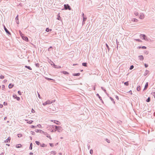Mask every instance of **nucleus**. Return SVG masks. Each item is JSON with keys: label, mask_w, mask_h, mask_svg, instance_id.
<instances>
[{"label": "nucleus", "mask_w": 155, "mask_h": 155, "mask_svg": "<svg viewBox=\"0 0 155 155\" xmlns=\"http://www.w3.org/2000/svg\"><path fill=\"white\" fill-rule=\"evenodd\" d=\"M55 128V129L57 130V131L59 132H61L62 131V127L60 126H57L56 125H50L47 127L48 130H49L50 129H52Z\"/></svg>", "instance_id": "nucleus-1"}, {"label": "nucleus", "mask_w": 155, "mask_h": 155, "mask_svg": "<svg viewBox=\"0 0 155 155\" xmlns=\"http://www.w3.org/2000/svg\"><path fill=\"white\" fill-rule=\"evenodd\" d=\"M64 9L65 10H71V8L68 4H64Z\"/></svg>", "instance_id": "nucleus-2"}, {"label": "nucleus", "mask_w": 155, "mask_h": 155, "mask_svg": "<svg viewBox=\"0 0 155 155\" xmlns=\"http://www.w3.org/2000/svg\"><path fill=\"white\" fill-rule=\"evenodd\" d=\"M140 36L142 38V39H144L146 41L148 40L147 37L146 35L144 34H141L140 35Z\"/></svg>", "instance_id": "nucleus-3"}, {"label": "nucleus", "mask_w": 155, "mask_h": 155, "mask_svg": "<svg viewBox=\"0 0 155 155\" xmlns=\"http://www.w3.org/2000/svg\"><path fill=\"white\" fill-rule=\"evenodd\" d=\"M4 28V30H5L6 32L8 34V35H11V33L9 32V31L6 28L5 26L4 25H3Z\"/></svg>", "instance_id": "nucleus-4"}, {"label": "nucleus", "mask_w": 155, "mask_h": 155, "mask_svg": "<svg viewBox=\"0 0 155 155\" xmlns=\"http://www.w3.org/2000/svg\"><path fill=\"white\" fill-rule=\"evenodd\" d=\"M51 63H53V66L55 68H61L60 66L55 65L52 61H51ZM51 64L52 65V64Z\"/></svg>", "instance_id": "nucleus-5"}, {"label": "nucleus", "mask_w": 155, "mask_h": 155, "mask_svg": "<svg viewBox=\"0 0 155 155\" xmlns=\"http://www.w3.org/2000/svg\"><path fill=\"white\" fill-rule=\"evenodd\" d=\"M13 97L14 99H16V100L18 101H19L20 100V98L19 97H17L16 94H13Z\"/></svg>", "instance_id": "nucleus-6"}, {"label": "nucleus", "mask_w": 155, "mask_h": 155, "mask_svg": "<svg viewBox=\"0 0 155 155\" xmlns=\"http://www.w3.org/2000/svg\"><path fill=\"white\" fill-rule=\"evenodd\" d=\"M22 38L24 40H25L26 41H28V38L27 36H25V35H23V36H22Z\"/></svg>", "instance_id": "nucleus-7"}, {"label": "nucleus", "mask_w": 155, "mask_h": 155, "mask_svg": "<svg viewBox=\"0 0 155 155\" xmlns=\"http://www.w3.org/2000/svg\"><path fill=\"white\" fill-rule=\"evenodd\" d=\"M148 82H147L145 84V87H144V88L143 89V91H144V90H146L147 87H148Z\"/></svg>", "instance_id": "nucleus-8"}, {"label": "nucleus", "mask_w": 155, "mask_h": 155, "mask_svg": "<svg viewBox=\"0 0 155 155\" xmlns=\"http://www.w3.org/2000/svg\"><path fill=\"white\" fill-rule=\"evenodd\" d=\"M11 138L10 137H8L7 139L5 141V143H9L11 140Z\"/></svg>", "instance_id": "nucleus-9"}, {"label": "nucleus", "mask_w": 155, "mask_h": 155, "mask_svg": "<svg viewBox=\"0 0 155 155\" xmlns=\"http://www.w3.org/2000/svg\"><path fill=\"white\" fill-rule=\"evenodd\" d=\"M44 135H46L47 137L49 138L50 139H51V137L50 136L49 134H48L47 132L45 133Z\"/></svg>", "instance_id": "nucleus-10"}, {"label": "nucleus", "mask_w": 155, "mask_h": 155, "mask_svg": "<svg viewBox=\"0 0 155 155\" xmlns=\"http://www.w3.org/2000/svg\"><path fill=\"white\" fill-rule=\"evenodd\" d=\"M139 60L141 61H143L144 59L142 55H139Z\"/></svg>", "instance_id": "nucleus-11"}, {"label": "nucleus", "mask_w": 155, "mask_h": 155, "mask_svg": "<svg viewBox=\"0 0 155 155\" xmlns=\"http://www.w3.org/2000/svg\"><path fill=\"white\" fill-rule=\"evenodd\" d=\"M87 19V18L86 17H84L83 18V20L82 21V25H84L85 23V21Z\"/></svg>", "instance_id": "nucleus-12"}, {"label": "nucleus", "mask_w": 155, "mask_h": 155, "mask_svg": "<svg viewBox=\"0 0 155 155\" xmlns=\"http://www.w3.org/2000/svg\"><path fill=\"white\" fill-rule=\"evenodd\" d=\"M54 123H55L57 125H60L61 124V123L58 120H54Z\"/></svg>", "instance_id": "nucleus-13"}, {"label": "nucleus", "mask_w": 155, "mask_h": 155, "mask_svg": "<svg viewBox=\"0 0 155 155\" xmlns=\"http://www.w3.org/2000/svg\"><path fill=\"white\" fill-rule=\"evenodd\" d=\"M25 120L28 121L27 123L29 124H32L33 122V121L31 120L28 121V120Z\"/></svg>", "instance_id": "nucleus-14"}, {"label": "nucleus", "mask_w": 155, "mask_h": 155, "mask_svg": "<svg viewBox=\"0 0 155 155\" xmlns=\"http://www.w3.org/2000/svg\"><path fill=\"white\" fill-rule=\"evenodd\" d=\"M61 72L65 75L68 74H69L68 72H67L66 71H61Z\"/></svg>", "instance_id": "nucleus-15"}, {"label": "nucleus", "mask_w": 155, "mask_h": 155, "mask_svg": "<svg viewBox=\"0 0 155 155\" xmlns=\"http://www.w3.org/2000/svg\"><path fill=\"white\" fill-rule=\"evenodd\" d=\"M14 86L13 84H10L8 85V88L10 89L12 88Z\"/></svg>", "instance_id": "nucleus-16"}, {"label": "nucleus", "mask_w": 155, "mask_h": 155, "mask_svg": "<svg viewBox=\"0 0 155 155\" xmlns=\"http://www.w3.org/2000/svg\"><path fill=\"white\" fill-rule=\"evenodd\" d=\"M149 72V71L148 70H146L144 74V76H146L147 74Z\"/></svg>", "instance_id": "nucleus-17"}, {"label": "nucleus", "mask_w": 155, "mask_h": 155, "mask_svg": "<svg viewBox=\"0 0 155 155\" xmlns=\"http://www.w3.org/2000/svg\"><path fill=\"white\" fill-rule=\"evenodd\" d=\"M80 74L79 73H74L73 74V76H79L80 75Z\"/></svg>", "instance_id": "nucleus-18"}, {"label": "nucleus", "mask_w": 155, "mask_h": 155, "mask_svg": "<svg viewBox=\"0 0 155 155\" xmlns=\"http://www.w3.org/2000/svg\"><path fill=\"white\" fill-rule=\"evenodd\" d=\"M51 31H52V30L51 29H50L48 28H47L46 29V30H45V31H46L47 32H50Z\"/></svg>", "instance_id": "nucleus-19"}, {"label": "nucleus", "mask_w": 155, "mask_h": 155, "mask_svg": "<svg viewBox=\"0 0 155 155\" xmlns=\"http://www.w3.org/2000/svg\"><path fill=\"white\" fill-rule=\"evenodd\" d=\"M21 147V144H17L16 145V147L17 148H20Z\"/></svg>", "instance_id": "nucleus-20"}, {"label": "nucleus", "mask_w": 155, "mask_h": 155, "mask_svg": "<svg viewBox=\"0 0 155 155\" xmlns=\"http://www.w3.org/2000/svg\"><path fill=\"white\" fill-rule=\"evenodd\" d=\"M109 98L112 101L113 103L114 104H115V102L114 101V99L111 97H109Z\"/></svg>", "instance_id": "nucleus-21"}, {"label": "nucleus", "mask_w": 155, "mask_h": 155, "mask_svg": "<svg viewBox=\"0 0 155 155\" xmlns=\"http://www.w3.org/2000/svg\"><path fill=\"white\" fill-rule=\"evenodd\" d=\"M87 63L86 62H84L82 63V65L84 67H87Z\"/></svg>", "instance_id": "nucleus-22"}, {"label": "nucleus", "mask_w": 155, "mask_h": 155, "mask_svg": "<svg viewBox=\"0 0 155 155\" xmlns=\"http://www.w3.org/2000/svg\"><path fill=\"white\" fill-rule=\"evenodd\" d=\"M25 67L28 69L30 70H32V68H31V67L29 66H27V65H25Z\"/></svg>", "instance_id": "nucleus-23"}, {"label": "nucleus", "mask_w": 155, "mask_h": 155, "mask_svg": "<svg viewBox=\"0 0 155 155\" xmlns=\"http://www.w3.org/2000/svg\"><path fill=\"white\" fill-rule=\"evenodd\" d=\"M144 18V15L143 14H141L140 15V18L141 19H142Z\"/></svg>", "instance_id": "nucleus-24"}, {"label": "nucleus", "mask_w": 155, "mask_h": 155, "mask_svg": "<svg viewBox=\"0 0 155 155\" xmlns=\"http://www.w3.org/2000/svg\"><path fill=\"white\" fill-rule=\"evenodd\" d=\"M29 149L31 150L32 149V143H31L30 145Z\"/></svg>", "instance_id": "nucleus-25"}, {"label": "nucleus", "mask_w": 155, "mask_h": 155, "mask_svg": "<svg viewBox=\"0 0 155 155\" xmlns=\"http://www.w3.org/2000/svg\"><path fill=\"white\" fill-rule=\"evenodd\" d=\"M45 78L46 80H48V81H50V80L54 81V79H51L50 78H47V77H45Z\"/></svg>", "instance_id": "nucleus-26"}, {"label": "nucleus", "mask_w": 155, "mask_h": 155, "mask_svg": "<svg viewBox=\"0 0 155 155\" xmlns=\"http://www.w3.org/2000/svg\"><path fill=\"white\" fill-rule=\"evenodd\" d=\"M46 102L47 103V104H51L53 102L52 101H51L50 100H48V101H47Z\"/></svg>", "instance_id": "nucleus-27"}, {"label": "nucleus", "mask_w": 155, "mask_h": 155, "mask_svg": "<svg viewBox=\"0 0 155 155\" xmlns=\"http://www.w3.org/2000/svg\"><path fill=\"white\" fill-rule=\"evenodd\" d=\"M96 96H97L100 100H102V98L98 94H96Z\"/></svg>", "instance_id": "nucleus-28"}, {"label": "nucleus", "mask_w": 155, "mask_h": 155, "mask_svg": "<svg viewBox=\"0 0 155 155\" xmlns=\"http://www.w3.org/2000/svg\"><path fill=\"white\" fill-rule=\"evenodd\" d=\"M150 97H149L146 100V101L147 102H149L150 101Z\"/></svg>", "instance_id": "nucleus-29"}, {"label": "nucleus", "mask_w": 155, "mask_h": 155, "mask_svg": "<svg viewBox=\"0 0 155 155\" xmlns=\"http://www.w3.org/2000/svg\"><path fill=\"white\" fill-rule=\"evenodd\" d=\"M140 86H138L137 88V90L138 91H140Z\"/></svg>", "instance_id": "nucleus-30"}, {"label": "nucleus", "mask_w": 155, "mask_h": 155, "mask_svg": "<svg viewBox=\"0 0 155 155\" xmlns=\"http://www.w3.org/2000/svg\"><path fill=\"white\" fill-rule=\"evenodd\" d=\"M124 84L125 85L127 86L129 85V82L128 81H127L124 83Z\"/></svg>", "instance_id": "nucleus-31"}, {"label": "nucleus", "mask_w": 155, "mask_h": 155, "mask_svg": "<svg viewBox=\"0 0 155 155\" xmlns=\"http://www.w3.org/2000/svg\"><path fill=\"white\" fill-rule=\"evenodd\" d=\"M40 146L41 147H45L47 146V145H45L44 143H43L42 144H41Z\"/></svg>", "instance_id": "nucleus-32"}, {"label": "nucleus", "mask_w": 155, "mask_h": 155, "mask_svg": "<svg viewBox=\"0 0 155 155\" xmlns=\"http://www.w3.org/2000/svg\"><path fill=\"white\" fill-rule=\"evenodd\" d=\"M39 133L41 134H45V133L46 132H44L43 131L40 130Z\"/></svg>", "instance_id": "nucleus-33"}, {"label": "nucleus", "mask_w": 155, "mask_h": 155, "mask_svg": "<svg viewBox=\"0 0 155 155\" xmlns=\"http://www.w3.org/2000/svg\"><path fill=\"white\" fill-rule=\"evenodd\" d=\"M135 40L137 41H138L139 42H142V41L141 40H140L139 39H135Z\"/></svg>", "instance_id": "nucleus-34"}, {"label": "nucleus", "mask_w": 155, "mask_h": 155, "mask_svg": "<svg viewBox=\"0 0 155 155\" xmlns=\"http://www.w3.org/2000/svg\"><path fill=\"white\" fill-rule=\"evenodd\" d=\"M101 89L105 92V93H106V91L105 89H104V87H101Z\"/></svg>", "instance_id": "nucleus-35"}, {"label": "nucleus", "mask_w": 155, "mask_h": 155, "mask_svg": "<svg viewBox=\"0 0 155 155\" xmlns=\"http://www.w3.org/2000/svg\"><path fill=\"white\" fill-rule=\"evenodd\" d=\"M106 47H107V48L108 49V51H109L110 50V48L109 47V46L107 44H106Z\"/></svg>", "instance_id": "nucleus-36"}, {"label": "nucleus", "mask_w": 155, "mask_h": 155, "mask_svg": "<svg viewBox=\"0 0 155 155\" xmlns=\"http://www.w3.org/2000/svg\"><path fill=\"white\" fill-rule=\"evenodd\" d=\"M19 33H20V36L22 37V36H23V35H24L22 33V32L21 31H19Z\"/></svg>", "instance_id": "nucleus-37"}, {"label": "nucleus", "mask_w": 155, "mask_h": 155, "mask_svg": "<svg viewBox=\"0 0 155 155\" xmlns=\"http://www.w3.org/2000/svg\"><path fill=\"white\" fill-rule=\"evenodd\" d=\"M35 143L38 145H39L40 144V143L38 141H35Z\"/></svg>", "instance_id": "nucleus-38"}, {"label": "nucleus", "mask_w": 155, "mask_h": 155, "mask_svg": "<svg viewBox=\"0 0 155 155\" xmlns=\"http://www.w3.org/2000/svg\"><path fill=\"white\" fill-rule=\"evenodd\" d=\"M134 68V66L133 65H131L130 66L129 69L130 70Z\"/></svg>", "instance_id": "nucleus-39"}, {"label": "nucleus", "mask_w": 155, "mask_h": 155, "mask_svg": "<svg viewBox=\"0 0 155 155\" xmlns=\"http://www.w3.org/2000/svg\"><path fill=\"white\" fill-rule=\"evenodd\" d=\"M56 153V152L54 151H53L51 152V153L53 154H55Z\"/></svg>", "instance_id": "nucleus-40"}, {"label": "nucleus", "mask_w": 155, "mask_h": 155, "mask_svg": "<svg viewBox=\"0 0 155 155\" xmlns=\"http://www.w3.org/2000/svg\"><path fill=\"white\" fill-rule=\"evenodd\" d=\"M58 16V17H57V19H58V20H60L61 19V17L59 15H57Z\"/></svg>", "instance_id": "nucleus-41"}, {"label": "nucleus", "mask_w": 155, "mask_h": 155, "mask_svg": "<svg viewBox=\"0 0 155 155\" xmlns=\"http://www.w3.org/2000/svg\"><path fill=\"white\" fill-rule=\"evenodd\" d=\"M52 48V46H50L49 47V48L48 49V51H49L51 50V49Z\"/></svg>", "instance_id": "nucleus-42"}, {"label": "nucleus", "mask_w": 155, "mask_h": 155, "mask_svg": "<svg viewBox=\"0 0 155 155\" xmlns=\"http://www.w3.org/2000/svg\"><path fill=\"white\" fill-rule=\"evenodd\" d=\"M35 66L36 67L39 68V64L38 63L35 64Z\"/></svg>", "instance_id": "nucleus-43"}, {"label": "nucleus", "mask_w": 155, "mask_h": 155, "mask_svg": "<svg viewBox=\"0 0 155 155\" xmlns=\"http://www.w3.org/2000/svg\"><path fill=\"white\" fill-rule=\"evenodd\" d=\"M4 76H3V75H1L0 76V79H4Z\"/></svg>", "instance_id": "nucleus-44"}, {"label": "nucleus", "mask_w": 155, "mask_h": 155, "mask_svg": "<svg viewBox=\"0 0 155 155\" xmlns=\"http://www.w3.org/2000/svg\"><path fill=\"white\" fill-rule=\"evenodd\" d=\"M31 133L33 135H35V133L33 131H31Z\"/></svg>", "instance_id": "nucleus-45"}, {"label": "nucleus", "mask_w": 155, "mask_h": 155, "mask_svg": "<svg viewBox=\"0 0 155 155\" xmlns=\"http://www.w3.org/2000/svg\"><path fill=\"white\" fill-rule=\"evenodd\" d=\"M2 88L3 90H4L5 89V86L4 85H3L2 86Z\"/></svg>", "instance_id": "nucleus-46"}, {"label": "nucleus", "mask_w": 155, "mask_h": 155, "mask_svg": "<svg viewBox=\"0 0 155 155\" xmlns=\"http://www.w3.org/2000/svg\"><path fill=\"white\" fill-rule=\"evenodd\" d=\"M105 140L108 143H110V141L107 138L105 139Z\"/></svg>", "instance_id": "nucleus-47"}, {"label": "nucleus", "mask_w": 155, "mask_h": 155, "mask_svg": "<svg viewBox=\"0 0 155 155\" xmlns=\"http://www.w3.org/2000/svg\"><path fill=\"white\" fill-rule=\"evenodd\" d=\"M18 15H17L15 18V20H18Z\"/></svg>", "instance_id": "nucleus-48"}, {"label": "nucleus", "mask_w": 155, "mask_h": 155, "mask_svg": "<svg viewBox=\"0 0 155 155\" xmlns=\"http://www.w3.org/2000/svg\"><path fill=\"white\" fill-rule=\"evenodd\" d=\"M42 104L43 105H44V106H45L46 105L48 104H47V102H45V103H44Z\"/></svg>", "instance_id": "nucleus-49"}, {"label": "nucleus", "mask_w": 155, "mask_h": 155, "mask_svg": "<svg viewBox=\"0 0 155 155\" xmlns=\"http://www.w3.org/2000/svg\"><path fill=\"white\" fill-rule=\"evenodd\" d=\"M90 153L91 154H92L93 153V150L92 149H91L90 151Z\"/></svg>", "instance_id": "nucleus-50"}, {"label": "nucleus", "mask_w": 155, "mask_h": 155, "mask_svg": "<svg viewBox=\"0 0 155 155\" xmlns=\"http://www.w3.org/2000/svg\"><path fill=\"white\" fill-rule=\"evenodd\" d=\"M147 47L145 46H141V48L143 49H146Z\"/></svg>", "instance_id": "nucleus-51"}, {"label": "nucleus", "mask_w": 155, "mask_h": 155, "mask_svg": "<svg viewBox=\"0 0 155 155\" xmlns=\"http://www.w3.org/2000/svg\"><path fill=\"white\" fill-rule=\"evenodd\" d=\"M40 130H38V129H35V131L36 132H39V131H40Z\"/></svg>", "instance_id": "nucleus-52"}, {"label": "nucleus", "mask_w": 155, "mask_h": 155, "mask_svg": "<svg viewBox=\"0 0 155 155\" xmlns=\"http://www.w3.org/2000/svg\"><path fill=\"white\" fill-rule=\"evenodd\" d=\"M8 104L7 103L5 102H4L3 103V105L5 106L7 105Z\"/></svg>", "instance_id": "nucleus-53"}, {"label": "nucleus", "mask_w": 155, "mask_h": 155, "mask_svg": "<svg viewBox=\"0 0 155 155\" xmlns=\"http://www.w3.org/2000/svg\"><path fill=\"white\" fill-rule=\"evenodd\" d=\"M18 136L19 137H20L22 136V134H18Z\"/></svg>", "instance_id": "nucleus-54"}, {"label": "nucleus", "mask_w": 155, "mask_h": 155, "mask_svg": "<svg viewBox=\"0 0 155 155\" xmlns=\"http://www.w3.org/2000/svg\"><path fill=\"white\" fill-rule=\"evenodd\" d=\"M36 127V126L34 125H31V128H35Z\"/></svg>", "instance_id": "nucleus-55"}, {"label": "nucleus", "mask_w": 155, "mask_h": 155, "mask_svg": "<svg viewBox=\"0 0 155 155\" xmlns=\"http://www.w3.org/2000/svg\"><path fill=\"white\" fill-rule=\"evenodd\" d=\"M18 93L20 95H21V92L20 91H18Z\"/></svg>", "instance_id": "nucleus-56"}, {"label": "nucleus", "mask_w": 155, "mask_h": 155, "mask_svg": "<svg viewBox=\"0 0 155 155\" xmlns=\"http://www.w3.org/2000/svg\"><path fill=\"white\" fill-rule=\"evenodd\" d=\"M49 144L51 147H53L54 146V145L52 143H49Z\"/></svg>", "instance_id": "nucleus-57"}, {"label": "nucleus", "mask_w": 155, "mask_h": 155, "mask_svg": "<svg viewBox=\"0 0 155 155\" xmlns=\"http://www.w3.org/2000/svg\"><path fill=\"white\" fill-rule=\"evenodd\" d=\"M52 129H50L49 130H50L51 132H54V130H51Z\"/></svg>", "instance_id": "nucleus-58"}, {"label": "nucleus", "mask_w": 155, "mask_h": 155, "mask_svg": "<svg viewBox=\"0 0 155 155\" xmlns=\"http://www.w3.org/2000/svg\"><path fill=\"white\" fill-rule=\"evenodd\" d=\"M133 21L134 22H137L138 21V20L136 18H134Z\"/></svg>", "instance_id": "nucleus-59"}, {"label": "nucleus", "mask_w": 155, "mask_h": 155, "mask_svg": "<svg viewBox=\"0 0 155 155\" xmlns=\"http://www.w3.org/2000/svg\"><path fill=\"white\" fill-rule=\"evenodd\" d=\"M115 98H116L118 100H119V97H118V96H117V95H116L115 96Z\"/></svg>", "instance_id": "nucleus-60"}, {"label": "nucleus", "mask_w": 155, "mask_h": 155, "mask_svg": "<svg viewBox=\"0 0 155 155\" xmlns=\"http://www.w3.org/2000/svg\"><path fill=\"white\" fill-rule=\"evenodd\" d=\"M82 16L83 18L84 17H86L84 16V14L82 12Z\"/></svg>", "instance_id": "nucleus-61"}, {"label": "nucleus", "mask_w": 155, "mask_h": 155, "mask_svg": "<svg viewBox=\"0 0 155 155\" xmlns=\"http://www.w3.org/2000/svg\"><path fill=\"white\" fill-rule=\"evenodd\" d=\"M37 126H38L39 128H41V125L40 124L38 125Z\"/></svg>", "instance_id": "nucleus-62"}, {"label": "nucleus", "mask_w": 155, "mask_h": 155, "mask_svg": "<svg viewBox=\"0 0 155 155\" xmlns=\"http://www.w3.org/2000/svg\"><path fill=\"white\" fill-rule=\"evenodd\" d=\"M144 66L145 68H147L148 67V65L146 64H145Z\"/></svg>", "instance_id": "nucleus-63"}, {"label": "nucleus", "mask_w": 155, "mask_h": 155, "mask_svg": "<svg viewBox=\"0 0 155 155\" xmlns=\"http://www.w3.org/2000/svg\"><path fill=\"white\" fill-rule=\"evenodd\" d=\"M153 96H154V98H155V92H153Z\"/></svg>", "instance_id": "nucleus-64"}]
</instances>
